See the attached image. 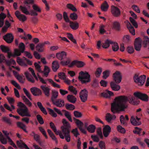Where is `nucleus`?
I'll use <instances>...</instances> for the list:
<instances>
[{"mask_svg":"<svg viewBox=\"0 0 149 149\" xmlns=\"http://www.w3.org/2000/svg\"><path fill=\"white\" fill-rule=\"evenodd\" d=\"M113 43V42L111 40L107 39L104 41V42L103 43L102 47L103 48L107 49L108 48L110 44Z\"/></svg>","mask_w":149,"mask_h":149,"instance_id":"nucleus-24","label":"nucleus"},{"mask_svg":"<svg viewBox=\"0 0 149 149\" xmlns=\"http://www.w3.org/2000/svg\"><path fill=\"white\" fill-rule=\"evenodd\" d=\"M48 80L52 85L53 87H56L58 88H61L60 86L59 85L54 82L52 79H48Z\"/></svg>","mask_w":149,"mask_h":149,"instance_id":"nucleus-42","label":"nucleus"},{"mask_svg":"<svg viewBox=\"0 0 149 149\" xmlns=\"http://www.w3.org/2000/svg\"><path fill=\"white\" fill-rule=\"evenodd\" d=\"M120 121L122 124L126 125L127 124V122L125 120L123 115H121L120 117Z\"/></svg>","mask_w":149,"mask_h":149,"instance_id":"nucleus-53","label":"nucleus"},{"mask_svg":"<svg viewBox=\"0 0 149 149\" xmlns=\"http://www.w3.org/2000/svg\"><path fill=\"white\" fill-rule=\"evenodd\" d=\"M85 65V63L82 61L75 60L72 61L69 65V67H71L75 65L77 67L80 68L83 67Z\"/></svg>","mask_w":149,"mask_h":149,"instance_id":"nucleus-12","label":"nucleus"},{"mask_svg":"<svg viewBox=\"0 0 149 149\" xmlns=\"http://www.w3.org/2000/svg\"><path fill=\"white\" fill-rule=\"evenodd\" d=\"M0 48L2 52L5 53H7L10 51L9 48L3 45H1L0 46Z\"/></svg>","mask_w":149,"mask_h":149,"instance_id":"nucleus-33","label":"nucleus"},{"mask_svg":"<svg viewBox=\"0 0 149 149\" xmlns=\"http://www.w3.org/2000/svg\"><path fill=\"white\" fill-rule=\"evenodd\" d=\"M102 72V69L101 68H98L97 69L96 71H95V74L97 77V76H99L101 74Z\"/></svg>","mask_w":149,"mask_h":149,"instance_id":"nucleus-61","label":"nucleus"},{"mask_svg":"<svg viewBox=\"0 0 149 149\" xmlns=\"http://www.w3.org/2000/svg\"><path fill=\"white\" fill-rule=\"evenodd\" d=\"M52 95L51 98L52 101H53L54 100L56 99L58 97V91L55 90H52Z\"/></svg>","mask_w":149,"mask_h":149,"instance_id":"nucleus-28","label":"nucleus"},{"mask_svg":"<svg viewBox=\"0 0 149 149\" xmlns=\"http://www.w3.org/2000/svg\"><path fill=\"white\" fill-rule=\"evenodd\" d=\"M78 79L82 84H86L91 81L90 75L86 71H81L79 73Z\"/></svg>","mask_w":149,"mask_h":149,"instance_id":"nucleus-4","label":"nucleus"},{"mask_svg":"<svg viewBox=\"0 0 149 149\" xmlns=\"http://www.w3.org/2000/svg\"><path fill=\"white\" fill-rule=\"evenodd\" d=\"M135 130L133 131V133L134 134H136L139 135L142 130V129L137 127H135Z\"/></svg>","mask_w":149,"mask_h":149,"instance_id":"nucleus-59","label":"nucleus"},{"mask_svg":"<svg viewBox=\"0 0 149 149\" xmlns=\"http://www.w3.org/2000/svg\"><path fill=\"white\" fill-rule=\"evenodd\" d=\"M47 109L49 112V113L52 117H56L57 116V115L54 111L52 109L49 108H48Z\"/></svg>","mask_w":149,"mask_h":149,"instance_id":"nucleus-54","label":"nucleus"},{"mask_svg":"<svg viewBox=\"0 0 149 149\" xmlns=\"http://www.w3.org/2000/svg\"><path fill=\"white\" fill-rule=\"evenodd\" d=\"M92 87L94 88L98 87L99 86L98 81L96 79H94L91 84Z\"/></svg>","mask_w":149,"mask_h":149,"instance_id":"nucleus-39","label":"nucleus"},{"mask_svg":"<svg viewBox=\"0 0 149 149\" xmlns=\"http://www.w3.org/2000/svg\"><path fill=\"white\" fill-rule=\"evenodd\" d=\"M129 19L130 22L133 25V26H134L135 28H137L138 25L136 21L133 18L131 17H130Z\"/></svg>","mask_w":149,"mask_h":149,"instance_id":"nucleus-45","label":"nucleus"},{"mask_svg":"<svg viewBox=\"0 0 149 149\" xmlns=\"http://www.w3.org/2000/svg\"><path fill=\"white\" fill-rule=\"evenodd\" d=\"M44 45L42 43L38 44L36 47V50L39 52H42L43 51V47Z\"/></svg>","mask_w":149,"mask_h":149,"instance_id":"nucleus-29","label":"nucleus"},{"mask_svg":"<svg viewBox=\"0 0 149 149\" xmlns=\"http://www.w3.org/2000/svg\"><path fill=\"white\" fill-rule=\"evenodd\" d=\"M67 53L64 51H62L61 52L57 53L56 54V56L57 58L60 60H61L66 57Z\"/></svg>","mask_w":149,"mask_h":149,"instance_id":"nucleus-19","label":"nucleus"},{"mask_svg":"<svg viewBox=\"0 0 149 149\" xmlns=\"http://www.w3.org/2000/svg\"><path fill=\"white\" fill-rule=\"evenodd\" d=\"M141 38L138 37L135 40L134 43V46L135 49L137 51H139L141 50Z\"/></svg>","mask_w":149,"mask_h":149,"instance_id":"nucleus-10","label":"nucleus"},{"mask_svg":"<svg viewBox=\"0 0 149 149\" xmlns=\"http://www.w3.org/2000/svg\"><path fill=\"white\" fill-rule=\"evenodd\" d=\"M113 26L114 28L116 31H119L120 30V24L117 21L114 22L113 23Z\"/></svg>","mask_w":149,"mask_h":149,"instance_id":"nucleus-30","label":"nucleus"},{"mask_svg":"<svg viewBox=\"0 0 149 149\" xmlns=\"http://www.w3.org/2000/svg\"><path fill=\"white\" fill-rule=\"evenodd\" d=\"M109 7V5L107 2L105 1L102 4L101 6V9L103 11H106L107 10Z\"/></svg>","mask_w":149,"mask_h":149,"instance_id":"nucleus-26","label":"nucleus"},{"mask_svg":"<svg viewBox=\"0 0 149 149\" xmlns=\"http://www.w3.org/2000/svg\"><path fill=\"white\" fill-rule=\"evenodd\" d=\"M40 88L42 91L45 96L47 97H49L50 95V88L47 87L46 85L41 86H40Z\"/></svg>","mask_w":149,"mask_h":149,"instance_id":"nucleus-17","label":"nucleus"},{"mask_svg":"<svg viewBox=\"0 0 149 149\" xmlns=\"http://www.w3.org/2000/svg\"><path fill=\"white\" fill-rule=\"evenodd\" d=\"M118 84L116 83L114 81H111L110 83V87L111 89L115 91H119L120 88V87Z\"/></svg>","mask_w":149,"mask_h":149,"instance_id":"nucleus-18","label":"nucleus"},{"mask_svg":"<svg viewBox=\"0 0 149 149\" xmlns=\"http://www.w3.org/2000/svg\"><path fill=\"white\" fill-rule=\"evenodd\" d=\"M112 49L113 50L114 52L117 51L119 49V46L117 43L114 42L112 44Z\"/></svg>","mask_w":149,"mask_h":149,"instance_id":"nucleus-49","label":"nucleus"},{"mask_svg":"<svg viewBox=\"0 0 149 149\" xmlns=\"http://www.w3.org/2000/svg\"><path fill=\"white\" fill-rule=\"evenodd\" d=\"M44 71L45 72L44 73V74L46 77H47L50 71V69L47 66H45L44 69Z\"/></svg>","mask_w":149,"mask_h":149,"instance_id":"nucleus-43","label":"nucleus"},{"mask_svg":"<svg viewBox=\"0 0 149 149\" xmlns=\"http://www.w3.org/2000/svg\"><path fill=\"white\" fill-rule=\"evenodd\" d=\"M115 99L117 100L111 103V110L113 113L124 111L125 109L128 107L127 104L128 101L130 103L134 105H138L139 102L137 99L131 96L127 97L121 95L116 97Z\"/></svg>","mask_w":149,"mask_h":149,"instance_id":"nucleus-1","label":"nucleus"},{"mask_svg":"<svg viewBox=\"0 0 149 149\" xmlns=\"http://www.w3.org/2000/svg\"><path fill=\"white\" fill-rule=\"evenodd\" d=\"M127 27L130 33L133 35H135V31L134 27L129 22L127 24Z\"/></svg>","mask_w":149,"mask_h":149,"instance_id":"nucleus-22","label":"nucleus"},{"mask_svg":"<svg viewBox=\"0 0 149 149\" xmlns=\"http://www.w3.org/2000/svg\"><path fill=\"white\" fill-rule=\"evenodd\" d=\"M30 91L34 96H39L42 95V92L39 88L34 87L30 88Z\"/></svg>","mask_w":149,"mask_h":149,"instance_id":"nucleus-13","label":"nucleus"},{"mask_svg":"<svg viewBox=\"0 0 149 149\" xmlns=\"http://www.w3.org/2000/svg\"><path fill=\"white\" fill-rule=\"evenodd\" d=\"M36 118L40 124L41 125L43 124L44 121L43 118L39 114L38 115L36 116Z\"/></svg>","mask_w":149,"mask_h":149,"instance_id":"nucleus-50","label":"nucleus"},{"mask_svg":"<svg viewBox=\"0 0 149 149\" xmlns=\"http://www.w3.org/2000/svg\"><path fill=\"white\" fill-rule=\"evenodd\" d=\"M88 95V92L87 90L84 88L81 90L79 93V97L82 102H84L87 100Z\"/></svg>","mask_w":149,"mask_h":149,"instance_id":"nucleus-8","label":"nucleus"},{"mask_svg":"<svg viewBox=\"0 0 149 149\" xmlns=\"http://www.w3.org/2000/svg\"><path fill=\"white\" fill-rule=\"evenodd\" d=\"M62 123L63 125L61 127V131H57L56 129L53 130V131L56 135H59L61 139H63L65 138L67 142H69L71 140L70 134L71 126L69 123L65 119H63Z\"/></svg>","mask_w":149,"mask_h":149,"instance_id":"nucleus-2","label":"nucleus"},{"mask_svg":"<svg viewBox=\"0 0 149 149\" xmlns=\"http://www.w3.org/2000/svg\"><path fill=\"white\" fill-rule=\"evenodd\" d=\"M68 90L72 92L75 95H76L77 94V91L76 90L75 88H74L73 86H69L68 87Z\"/></svg>","mask_w":149,"mask_h":149,"instance_id":"nucleus-47","label":"nucleus"},{"mask_svg":"<svg viewBox=\"0 0 149 149\" xmlns=\"http://www.w3.org/2000/svg\"><path fill=\"white\" fill-rule=\"evenodd\" d=\"M110 73V71L109 70H107L104 71L102 72V78L104 79H106L109 76Z\"/></svg>","mask_w":149,"mask_h":149,"instance_id":"nucleus-31","label":"nucleus"},{"mask_svg":"<svg viewBox=\"0 0 149 149\" xmlns=\"http://www.w3.org/2000/svg\"><path fill=\"white\" fill-rule=\"evenodd\" d=\"M102 128L101 127H98L96 131L97 134L100 136L101 139H103V136L101 131Z\"/></svg>","mask_w":149,"mask_h":149,"instance_id":"nucleus-52","label":"nucleus"},{"mask_svg":"<svg viewBox=\"0 0 149 149\" xmlns=\"http://www.w3.org/2000/svg\"><path fill=\"white\" fill-rule=\"evenodd\" d=\"M53 104L57 107H61L64 105V102L63 100L61 99H58L56 101L54 100L53 101H52Z\"/></svg>","mask_w":149,"mask_h":149,"instance_id":"nucleus-20","label":"nucleus"},{"mask_svg":"<svg viewBox=\"0 0 149 149\" xmlns=\"http://www.w3.org/2000/svg\"><path fill=\"white\" fill-rule=\"evenodd\" d=\"M3 39L7 43H12L14 40V36L12 33H7L3 37Z\"/></svg>","mask_w":149,"mask_h":149,"instance_id":"nucleus-11","label":"nucleus"},{"mask_svg":"<svg viewBox=\"0 0 149 149\" xmlns=\"http://www.w3.org/2000/svg\"><path fill=\"white\" fill-rule=\"evenodd\" d=\"M145 75H141L139 77V75L135 74L134 77V82L139 86H141L144 84L146 79Z\"/></svg>","mask_w":149,"mask_h":149,"instance_id":"nucleus-5","label":"nucleus"},{"mask_svg":"<svg viewBox=\"0 0 149 149\" xmlns=\"http://www.w3.org/2000/svg\"><path fill=\"white\" fill-rule=\"evenodd\" d=\"M111 12L112 15L115 17H119L121 15L120 9L117 7L113 6L111 8Z\"/></svg>","mask_w":149,"mask_h":149,"instance_id":"nucleus-9","label":"nucleus"},{"mask_svg":"<svg viewBox=\"0 0 149 149\" xmlns=\"http://www.w3.org/2000/svg\"><path fill=\"white\" fill-rule=\"evenodd\" d=\"M52 69L55 72L59 68V65L57 61H54L52 63Z\"/></svg>","mask_w":149,"mask_h":149,"instance_id":"nucleus-25","label":"nucleus"},{"mask_svg":"<svg viewBox=\"0 0 149 149\" xmlns=\"http://www.w3.org/2000/svg\"><path fill=\"white\" fill-rule=\"evenodd\" d=\"M133 95L134 97L138 98L142 101L147 102L148 100V96L146 94L139 92H134Z\"/></svg>","mask_w":149,"mask_h":149,"instance_id":"nucleus-6","label":"nucleus"},{"mask_svg":"<svg viewBox=\"0 0 149 149\" xmlns=\"http://www.w3.org/2000/svg\"><path fill=\"white\" fill-rule=\"evenodd\" d=\"M32 8L36 12L40 13L41 10L40 8L36 4H34L32 6Z\"/></svg>","mask_w":149,"mask_h":149,"instance_id":"nucleus-63","label":"nucleus"},{"mask_svg":"<svg viewBox=\"0 0 149 149\" xmlns=\"http://www.w3.org/2000/svg\"><path fill=\"white\" fill-rule=\"evenodd\" d=\"M15 15L17 18L20 20L22 22L26 21L27 18L24 15L21 14L18 10H17L15 12Z\"/></svg>","mask_w":149,"mask_h":149,"instance_id":"nucleus-15","label":"nucleus"},{"mask_svg":"<svg viewBox=\"0 0 149 149\" xmlns=\"http://www.w3.org/2000/svg\"><path fill=\"white\" fill-rule=\"evenodd\" d=\"M47 109L49 112V113L52 117H56L57 116V115L54 111L52 109L49 108H48Z\"/></svg>","mask_w":149,"mask_h":149,"instance_id":"nucleus-55","label":"nucleus"},{"mask_svg":"<svg viewBox=\"0 0 149 149\" xmlns=\"http://www.w3.org/2000/svg\"><path fill=\"white\" fill-rule=\"evenodd\" d=\"M32 133L34 134V139L40 144H41V142L40 140V136L37 134H35L34 132H32Z\"/></svg>","mask_w":149,"mask_h":149,"instance_id":"nucleus-40","label":"nucleus"},{"mask_svg":"<svg viewBox=\"0 0 149 149\" xmlns=\"http://www.w3.org/2000/svg\"><path fill=\"white\" fill-rule=\"evenodd\" d=\"M67 35L68 36V38L69 40L74 44H76L77 43L76 39H74V37L72 34L70 33H67Z\"/></svg>","mask_w":149,"mask_h":149,"instance_id":"nucleus-36","label":"nucleus"},{"mask_svg":"<svg viewBox=\"0 0 149 149\" xmlns=\"http://www.w3.org/2000/svg\"><path fill=\"white\" fill-rule=\"evenodd\" d=\"M111 131V128L108 125H106L103 129V134L105 137H107Z\"/></svg>","mask_w":149,"mask_h":149,"instance_id":"nucleus-16","label":"nucleus"},{"mask_svg":"<svg viewBox=\"0 0 149 149\" xmlns=\"http://www.w3.org/2000/svg\"><path fill=\"white\" fill-rule=\"evenodd\" d=\"M19 48L22 53H23L24 52L25 46L23 42H20L19 43Z\"/></svg>","mask_w":149,"mask_h":149,"instance_id":"nucleus-48","label":"nucleus"},{"mask_svg":"<svg viewBox=\"0 0 149 149\" xmlns=\"http://www.w3.org/2000/svg\"><path fill=\"white\" fill-rule=\"evenodd\" d=\"M117 129L118 131L121 133L124 134L125 133V128L122 127L120 125L117 126Z\"/></svg>","mask_w":149,"mask_h":149,"instance_id":"nucleus-57","label":"nucleus"},{"mask_svg":"<svg viewBox=\"0 0 149 149\" xmlns=\"http://www.w3.org/2000/svg\"><path fill=\"white\" fill-rule=\"evenodd\" d=\"M17 106L20 107V108L17 109V112L22 117L31 116L28 108L24 103L21 102H19Z\"/></svg>","mask_w":149,"mask_h":149,"instance_id":"nucleus-3","label":"nucleus"},{"mask_svg":"<svg viewBox=\"0 0 149 149\" xmlns=\"http://www.w3.org/2000/svg\"><path fill=\"white\" fill-rule=\"evenodd\" d=\"M149 43V39L148 36H144L143 40V45L144 48H146L147 45Z\"/></svg>","mask_w":149,"mask_h":149,"instance_id":"nucleus-37","label":"nucleus"},{"mask_svg":"<svg viewBox=\"0 0 149 149\" xmlns=\"http://www.w3.org/2000/svg\"><path fill=\"white\" fill-rule=\"evenodd\" d=\"M71 132L73 134L74 136L76 137H77L78 136L80 135L77 128L73 129L71 131Z\"/></svg>","mask_w":149,"mask_h":149,"instance_id":"nucleus-51","label":"nucleus"},{"mask_svg":"<svg viewBox=\"0 0 149 149\" xmlns=\"http://www.w3.org/2000/svg\"><path fill=\"white\" fill-rule=\"evenodd\" d=\"M123 41L126 42L128 43L130 40V37L129 35H126L124 36L123 38Z\"/></svg>","mask_w":149,"mask_h":149,"instance_id":"nucleus-64","label":"nucleus"},{"mask_svg":"<svg viewBox=\"0 0 149 149\" xmlns=\"http://www.w3.org/2000/svg\"><path fill=\"white\" fill-rule=\"evenodd\" d=\"M78 15L75 13H71L70 15V18L72 20H76L78 18Z\"/></svg>","mask_w":149,"mask_h":149,"instance_id":"nucleus-44","label":"nucleus"},{"mask_svg":"<svg viewBox=\"0 0 149 149\" xmlns=\"http://www.w3.org/2000/svg\"><path fill=\"white\" fill-rule=\"evenodd\" d=\"M17 127L22 129L26 133H28V131L26 130V126L23 123L19 122L17 123Z\"/></svg>","mask_w":149,"mask_h":149,"instance_id":"nucleus-27","label":"nucleus"},{"mask_svg":"<svg viewBox=\"0 0 149 149\" xmlns=\"http://www.w3.org/2000/svg\"><path fill=\"white\" fill-rule=\"evenodd\" d=\"M67 99L69 102L73 103H74L77 101L76 97L72 95H68Z\"/></svg>","mask_w":149,"mask_h":149,"instance_id":"nucleus-23","label":"nucleus"},{"mask_svg":"<svg viewBox=\"0 0 149 149\" xmlns=\"http://www.w3.org/2000/svg\"><path fill=\"white\" fill-rule=\"evenodd\" d=\"M140 119V118H139L137 116L136 117V118L132 116L130 119V121L132 124L134 125H139L141 124V121H139Z\"/></svg>","mask_w":149,"mask_h":149,"instance_id":"nucleus-14","label":"nucleus"},{"mask_svg":"<svg viewBox=\"0 0 149 149\" xmlns=\"http://www.w3.org/2000/svg\"><path fill=\"white\" fill-rule=\"evenodd\" d=\"M69 22L70 23V26L72 29L76 30L78 28L79 24L77 22H73L70 21Z\"/></svg>","mask_w":149,"mask_h":149,"instance_id":"nucleus-21","label":"nucleus"},{"mask_svg":"<svg viewBox=\"0 0 149 149\" xmlns=\"http://www.w3.org/2000/svg\"><path fill=\"white\" fill-rule=\"evenodd\" d=\"M67 7L70 10H71L73 11L76 12L77 11L76 8L72 4L69 3L67 4Z\"/></svg>","mask_w":149,"mask_h":149,"instance_id":"nucleus-41","label":"nucleus"},{"mask_svg":"<svg viewBox=\"0 0 149 149\" xmlns=\"http://www.w3.org/2000/svg\"><path fill=\"white\" fill-rule=\"evenodd\" d=\"M96 127L93 125H90L87 127V130L90 133H93L95 132Z\"/></svg>","mask_w":149,"mask_h":149,"instance_id":"nucleus-32","label":"nucleus"},{"mask_svg":"<svg viewBox=\"0 0 149 149\" xmlns=\"http://www.w3.org/2000/svg\"><path fill=\"white\" fill-rule=\"evenodd\" d=\"M105 120L108 122H110L112 120L111 115L109 113H107L105 116Z\"/></svg>","mask_w":149,"mask_h":149,"instance_id":"nucleus-56","label":"nucleus"},{"mask_svg":"<svg viewBox=\"0 0 149 149\" xmlns=\"http://www.w3.org/2000/svg\"><path fill=\"white\" fill-rule=\"evenodd\" d=\"M19 8L21 11L24 13L26 15L30 14L29 12L27 11V9L26 7L20 6L19 7Z\"/></svg>","mask_w":149,"mask_h":149,"instance_id":"nucleus-35","label":"nucleus"},{"mask_svg":"<svg viewBox=\"0 0 149 149\" xmlns=\"http://www.w3.org/2000/svg\"><path fill=\"white\" fill-rule=\"evenodd\" d=\"M39 129L40 131L44 136L46 139H48V136L47 135L46 132L45 130L42 127H39Z\"/></svg>","mask_w":149,"mask_h":149,"instance_id":"nucleus-62","label":"nucleus"},{"mask_svg":"<svg viewBox=\"0 0 149 149\" xmlns=\"http://www.w3.org/2000/svg\"><path fill=\"white\" fill-rule=\"evenodd\" d=\"M65 107L67 110H73L75 108V106L73 105L68 103L66 104Z\"/></svg>","mask_w":149,"mask_h":149,"instance_id":"nucleus-38","label":"nucleus"},{"mask_svg":"<svg viewBox=\"0 0 149 149\" xmlns=\"http://www.w3.org/2000/svg\"><path fill=\"white\" fill-rule=\"evenodd\" d=\"M113 81L116 83L119 84L121 81L122 79V76L119 71H116L114 73L112 76Z\"/></svg>","mask_w":149,"mask_h":149,"instance_id":"nucleus-7","label":"nucleus"},{"mask_svg":"<svg viewBox=\"0 0 149 149\" xmlns=\"http://www.w3.org/2000/svg\"><path fill=\"white\" fill-rule=\"evenodd\" d=\"M63 16L64 19L66 22H69L70 21L66 12H64L63 13Z\"/></svg>","mask_w":149,"mask_h":149,"instance_id":"nucleus-60","label":"nucleus"},{"mask_svg":"<svg viewBox=\"0 0 149 149\" xmlns=\"http://www.w3.org/2000/svg\"><path fill=\"white\" fill-rule=\"evenodd\" d=\"M73 120L76 121L75 123L78 126L79 129V127H82L84 125V124L80 120H79L76 119L75 118H73Z\"/></svg>","mask_w":149,"mask_h":149,"instance_id":"nucleus-34","label":"nucleus"},{"mask_svg":"<svg viewBox=\"0 0 149 149\" xmlns=\"http://www.w3.org/2000/svg\"><path fill=\"white\" fill-rule=\"evenodd\" d=\"M105 26L103 25H101L99 29L100 33L101 34H103L106 32V31L104 29Z\"/></svg>","mask_w":149,"mask_h":149,"instance_id":"nucleus-58","label":"nucleus"},{"mask_svg":"<svg viewBox=\"0 0 149 149\" xmlns=\"http://www.w3.org/2000/svg\"><path fill=\"white\" fill-rule=\"evenodd\" d=\"M17 144L18 147L20 148H23L25 144L23 142L22 140H20V141H17Z\"/></svg>","mask_w":149,"mask_h":149,"instance_id":"nucleus-46","label":"nucleus"}]
</instances>
